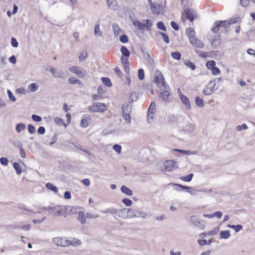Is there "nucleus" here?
Instances as JSON below:
<instances>
[{
    "instance_id": "obj_1",
    "label": "nucleus",
    "mask_w": 255,
    "mask_h": 255,
    "mask_svg": "<svg viewBox=\"0 0 255 255\" xmlns=\"http://www.w3.org/2000/svg\"><path fill=\"white\" fill-rule=\"evenodd\" d=\"M69 208H65L64 206L56 205L50 206L49 208V214L53 216H64L66 217L67 211Z\"/></svg>"
},
{
    "instance_id": "obj_2",
    "label": "nucleus",
    "mask_w": 255,
    "mask_h": 255,
    "mask_svg": "<svg viewBox=\"0 0 255 255\" xmlns=\"http://www.w3.org/2000/svg\"><path fill=\"white\" fill-rule=\"evenodd\" d=\"M123 118L129 124L131 122L130 114L132 111V106L128 103H124L122 106Z\"/></svg>"
},
{
    "instance_id": "obj_3",
    "label": "nucleus",
    "mask_w": 255,
    "mask_h": 255,
    "mask_svg": "<svg viewBox=\"0 0 255 255\" xmlns=\"http://www.w3.org/2000/svg\"><path fill=\"white\" fill-rule=\"evenodd\" d=\"M88 110L89 112L92 113H103L107 110V107L104 103L100 102L94 103L89 107Z\"/></svg>"
},
{
    "instance_id": "obj_4",
    "label": "nucleus",
    "mask_w": 255,
    "mask_h": 255,
    "mask_svg": "<svg viewBox=\"0 0 255 255\" xmlns=\"http://www.w3.org/2000/svg\"><path fill=\"white\" fill-rule=\"evenodd\" d=\"M229 27V23L227 20H218L216 21L214 25L211 28V31L215 34L219 33V29L221 27H224L225 29Z\"/></svg>"
},
{
    "instance_id": "obj_5",
    "label": "nucleus",
    "mask_w": 255,
    "mask_h": 255,
    "mask_svg": "<svg viewBox=\"0 0 255 255\" xmlns=\"http://www.w3.org/2000/svg\"><path fill=\"white\" fill-rule=\"evenodd\" d=\"M154 82L157 84L158 87H160V85L163 86L164 88H166V82L165 81L164 78L163 77L162 73L157 70L155 72V76L154 79Z\"/></svg>"
},
{
    "instance_id": "obj_6",
    "label": "nucleus",
    "mask_w": 255,
    "mask_h": 255,
    "mask_svg": "<svg viewBox=\"0 0 255 255\" xmlns=\"http://www.w3.org/2000/svg\"><path fill=\"white\" fill-rule=\"evenodd\" d=\"M129 214V218H131L133 217H142L145 218L146 216V214L136 209H128Z\"/></svg>"
},
{
    "instance_id": "obj_7",
    "label": "nucleus",
    "mask_w": 255,
    "mask_h": 255,
    "mask_svg": "<svg viewBox=\"0 0 255 255\" xmlns=\"http://www.w3.org/2000/svg\"><path fill=\"white\" fill-rule=\"evenodd\" d=\"M69 71L77 75L80 78H84L87 75L85 70H81V68L77 66H72L69 68Z\"/></svg>"
},
{
    "instance_id": "obj_8",
    "label": "nucleus",
    "mask_w": 255,
    "mask_h": 255,
    "mask_svg": "<svg viewBox=\"0 0 255 255\" xmlns=\"http://www.w3.org/2000/svg\"><path fill=\"white\" fill-rule=\"evenodd\" d=\"M53 242L57 246L65 247L70 245V241L65 238H54Z\"/></svg>"
},
{
    "instance_id": "obj_9",
    "label": "nucleus",
    "mask_w": 255,
    "mask_h": 255,
    "mask_svg": "<svg viewBox=\"0 0 255 255\" xmlns=\"http://www.w3.org/2000/svg\"><path fill=\"white\" fill-rule=\"evenodd\" d=\"M165 90L160 92L159 98L162 100V101L165 103H168L169 102V96H170V92L167 89H169V86L167 87L166 86V88H165Z\"/></svg>"
},
{
    "instance_id": "obj_10",
    "label": "nucleus",
    "mask_w": 255,
    "mask_h": 255,
    "mask_svg": "<svg viewBox=\"0 0 255 255\" xmlns=\"http://www.w3.org/2000/svg\"><path fill=\"white\" fill-rule=\"evenodd\" d=\"M175 164L176 162L174 160L166 161L163 166L165 171L170 172L177 168L178 167Z\"/></svg>"
},
{
    "instance_id": "obj_11",
    "label": "nucleus",
    "mask_w": 255,
    "mask_h": 255,
    "mask_svg": "<svg viewBox=\"0 0 255 255\" xmlns=\"http://www.w3.org/2000/svg\"><path fill=\"white\" fill-rule=\"evenodd\" d=\"M178 94L182 103L184 104L186 108L189 110H191V107L188 98L183 95L179 89Z\"/></svg>"
},
{
    "instance_id": "obj_12",
    "label": "nucleus",
    "mask_w": 255,
    "mask_h": 255,
    "mask_svg": "<svg viewBox=\"0 0 255 255\" xmlns=\"http://www.w3.org/2000/svg\"><path fill=\"white\" fill-rule=\"evenodd\" d=\"M140 50L146 62L149 65H152L154 63V61L153 59L151 57L149 52L144 48H141Z\"/></svg>"
},
{
    "instance_id": "obj_13",
    "label": "nucleus",
    "mask_w": 255,
    "mask_h": 255,
    "mask_svg": "<svg viewBox=\"0 0 255 255\" xmlns=\"http://www.w3.org/2000/svg\"><path fill=\"white\" fill-rule=\"evenodd\" d=\"M116 214H117L119 217H121L123 219H127L129 218L128 209L124 208L120 210L117 209V213Z\"/></svg>"
},
{
    "instance_id": "obj_14",
    "label": "nucleus",
    "mask_w": 255,
    "mask_h": 255,
    "mask_svg": "<svg viewBox=\"0 0 255 255\" xmlns=\"http://www.w3.org/2000/svg\"><path fill=\"white\" fill-rule=\"evenodd\" d=\"M190 42L193 46H196L199 48H202L204 46V43L201 40L197 39L196 37H193L192 39L191 40Z\"/></svg>"
},
{
    "instance_id": "obj_15",
    "label": "nucleus",
    "mask_w": 255,
    "mask_h": 255,
    "mask_svg": "<svg viewBox=\"0 0 255 255\" xmlns=\"http://www.w3.org/2000/svg\"><path fill=\"white\" fill-rule=\"evenodd\" d=\"M183 12L186 15V18L188 19L190 21H193L195 19V15L191 11V9L189 8H185Z\"/></svg>"
},
{
    "instance_id": "obj_16",
    "label": "nucleus",
    "mask_w": 255,
    "mask_h": 255,
    "mask_svg": "<svg viewBox=\"0 0 255 255\" xmlns=\"http://www.w3.org/2000/svg\"><path fill=\"white\" fill-rule=\"evenodd\" d=\"M107 5L113 10H117L118 9V4L116 0H107Z\"/></svg>"
},
{
    "instance_id": "obj_17",
    "label": "nucleus",
    "mask_w": 255,
    "mask_h": 255,
    "mask_svg": "<svg viewBox=\"0 0 255 255\" xmlns=\"http://www.w3.org/2000/svg\"><path fill=\"white\" fill-rule=\"evenodd\" d=\"M186 33L190 41L193 37H195V31L192 27H188L186 29Z\"/></svg>"
},
{
    "instance_id": "obj_18",
    "label": "nucleus",
    "mask_w": 255,
    "mask_h": 255,
    "mask_svg": "<svg viewBox=\"0 0 255 255\" xmlns=\"http://www.w3.org/2000/svg\"><path fill=\"white\" fill-rule=\"evenodd\" d=\"M172 185L174 187V189L179 192L183 191H186V189L188 188V186L177 183H172Z\"/></svg>"
},
{
    "instance_id": "obj_19",
    "label": "nucleus",
    "mask_w": 255,
    "mask_h": 255,
    "mask_svg": "<svg viewBox=\"0 0 255 255\" xmlns=\"http://www.w3.org/2000/svg\"><path fill=\"white\" fill-rule=\"evenodd\" d=\"M77 220L82 225H84L86 222V215H85L84 213L82 211L79 212L78 213Z\"/></svg>"
},
{
    "instance_id": "obj_20",
    "label": "nucleus",
    "mask_w": 255,
    "mask_h": 255,
    "mask_svg": "<svg viewBox=\"0 0 255 255\" xmlns=\"http://www.w3.org/2000/svg\"><path fill=\"white\" fill-rule=\"evenodd\" d=\"M155 112V104L154 102H152L148 109L147 119L149 121V114H154Z\"/></svg>"
},
{
    "instance_id": "obj_21",
    "label": "nucleus",
    "mask_w": 255,
    "mask_h": 255,
    "mask_svg": "<svg viewBox=\"0 0 255 255\" xmlns=\"http://www.w3.org/2000/svg\"><path fill=\"white\" fill-rule=\"evenodd\" d=\"M190 221L194 225L201 228L203 226L202 224L201 223V221L199 219H197L195 216H193L190 217Z\"/></svg>"
},
{
    "instance_id": "obj_22",
    "label": "nucleus",
    "mask_w": 255,
    "mask_h": 255,
    "mask_svg": "<svg viewBox=\"0 0 255 255\" xmlns=\"http://www.w3.org/2000/svg\"><path fill=\"white\" fill-rule=\"evenodd\" d=\"M156 35H161L163 38V41L166 44H168L169 43V42H170L169 38L168 35L166 33L161 32V31H158L156 32Z\"/></svg>"
},
{
    "instance_id": "obj_23",
    "label": "nucleus",
    "mask_w": 255,
    "mask_h": 255,
    "mask_svg": "<svg viewBox=\"0 0 255 255\" xmlns=\"http://www.w3.org/2000/svg\"><path fill=\"white\" fill-rule=\"evenodd\" d=\"M90 118L89 116H84L81 121V123H80V126L83 127V128H86L88 126L89 124H88V120H90Z\"/></svg>"
},
{
    "instance_id": "obj_24",
    "label": "nucleus",
    "mask_w": 255,
    "mask_h": 255,
    "mask_svg": "<svg viewBox=\"0 0 255 255\" xmlns=\"http://www.w3.org/2000/svg\"><path fill=\"white\" fill-rule=\"evenodd\" d=\"M121 190L122 193L128 196H131L133 194L132 191L125 185L122 186Z\"/></svg>"
},
{
    "instance_id": "obj_25",
    "label": "nucleus",
    "mask_w": 255,
    "mask_h": 255,
    "mask_svg": "<svg viewBox=\"0 0 255 255\" xmlns=\"http://www.w3.org/2000/svg\"><path fill=\"white\" fill-rule=\"evenodd\" d=\"M195 128V126L191 123H188L183 128V130L186 132H191Z\"/></svg>"
},
{
    "instance_id": "obj_26",
    "label": "nucleus",
    "mask_w": 255,
    "mask_h": 255,
    "mask_svg": "<svg viewBox=\"0 0 255 255\" xmlns=\"http://www.w3.org/2000/svg\"><path fill=\"white\" fill-rule=\"evenodd\" d=\"M121 51L122 54V56L128 57L130 55V51L125 46H122Z\"/></svg>"
},
{
    "instance_id": "obj_27",
    "label": "nucleus",
    "mask_w": 255,
    "mask_h": 255,
    "mask_svg": "<svg viewBox=\"0 0 255 255\" xmlns=\"http://www.w3.org/2000/svg\"><path fill=\"white\" fill-rule=\"evenodd\" d=\"M186 191L190 193V194L193 195H196L197 194L198 192H206V191L203 190H198L189 186L188 188L186 189Z\"/></svg>"
},
{
    "instance_id": "obj_28",
    "label": "nucleus",
    "mask_w": 255,
    "mask_h": 255,
    "mask_svg": "<svg viewBox=\"0 0 255 255\" xmlns=\"http://www.w3.org/2000/svg\"><path fill=\"white\" fill-rule=\"evenodd\" d=\"M220 238L221 239H229L231 236V234H230L229 230L221 231L220 232Z\"/></svg>"
},
{
    "instance_id": "obj_29",
    "label": "nucleus",
    "mask_w": 255,
    "mask_h": 255,
    "mask_svg": "<svg viewBox=\"0 0 255 255\" xmlns=\"http://www.w3.org/2000/svg\"><path fill=\"white\" fill-rule=\"evenodd\" d=\"M45 186L47 189L52 191L55 193H58V188L52 183L48 182L46 184Z\"/></svg>"
},
{
    "instance_id": "obj_30",
    "label": "nucleus",
    "mask_w": 255,
    "mask_h": 255,
    "mask_svg": "<svg viewBox=\"0 0 255 255\" xmlns=\"http://www.w3.org/2000/svg\"><path fill=\"white\" fill-rule=\"evenodd\" d=\"M195 102L196 106L200 108H203L204 106V101L199 97L197 96L195 98Z\"/></svg>"
},
{
    "instance_id": "obj_31",
    "label": "nucleus",
    "mask_w": 255,
    "mask_h": 255,
    "mask_svg": "<svg viewBox=\"0 0 255 255\" xmlns=\"http://www.w3.org/2000/svg\"><path fill=\"white\" fill-rule=\"evenodd\" d=\"M68 82L70 84H78L79 85H80V86L82 87L83 86L82 83L81 82V81H80V80H79L78 79H75V78L74 77H71L68 80Z\"/></svg>"
},
{
    "instance_id": "obj_32",
    "label": "nucleus",
    "mask_w": 255,
    "mask_h": 255,
    "mask_svg": "<svg viewBox=\"0 0 255 255\" xmlns=\"http://www.w3.org/2000/svg\"><path fill=\"white\" fill-rule=\"evenodd\" d=\"M134 26L137 27L138 29L140 30L144 29V25L139 21L136 20L132 22Z\"/></svg>"
},
{
    "instance_id": "obj_33",
    "label": "nucleus",
    "mask_w": 255,
    "mask_h": 255,
    "mask_svg": "<svg viewBox=\"0 0 255 255\" xmlns=\"http://www.w3.org/2000/svg\"><path fill=\"white\" fill-rule=\"evenodd\" d=\"M138 96L135 92H131L129 97V104L136 101L138 99Z\"/></svg>"
},
{
    "instance_id": "obj_34",
    "label": "nucleus",
    "mask_w": 255,
    "mask_h": 255,
    "mask_svg": "<svg viewBox=\"0 0 255 255\" xmlns=\"http://www.w3.org/2000/svg\"><path fill=\"white\" fill-rule=\"evenodd\" d=\"M18 209H19L20 210H21L23 212H30L31 213H34V214H36V213H41V212L40 211H38L37 212H34L32 210H29L28 209H27L25 206L23 205V204H20L18 206Z\"/></svg>"
},
{
    "instance_id": "obj_35",
    "label": "nucleus",
    "mask_w": 255,
    "mask_h": 255,
    "mask_svg": "<svg viewBox=\"0 0 255 255\" xmlns=\"http://www.w3.org/2000/svg\"><path fill=\"white\" fill-rule=\"evenodd\" d=\"M227 227L228 228L234 229L235 232L237 233L239 232L240 230H241L243 229V226L240 224L237 225L228 224Z\"/></svg>"
},
{
    "instance_id": "obj_36",
    "label": "nucleus",
    "mask_w": 255,
    "mask_h": 255,
    "mask_svg": "<svg viewBox=\"0 0 255 255\" xmlns=\"http://www.w3.org/2000/svg\"><path fill=\"white\" fill-rule=\"evenodd\" d=\"M193 176H194V175L193 173H190L189 174L187 175V176H181L180 177V179L181 180H182V181H184L185 182H190L192 180Z\"/></svg>"
},
{
    "instance_id": "obj_37",
    "label": "nucleus",
    "mask_w": 255,
    "mask_h": 255,
    "mask_svg": "<svg viewBox=\"0 0 255 255\" xmlns=\"http://www.w3.org/2000/svg\"><path fill=\"white\" fill-rule=\"evenodd\" d=\"M11 228H13V229H16V228L20 229V228H21L23 230L29 231L30 230V225L29 224H26V225H23L21 227L20 226L12 225L11 226Z\"/></svg>"
},
{
    "instance_id": "obj_38",
    "label": "nucleus",
    "mask_w": 255,
    "mask_h": 255,
    "mask_svg": "<svg viewBox=\"0 0 255 255\" xmlns=\"http://www.w3.org/2000/svg\"><path fill=\"white\" fill-rule=\"evenodd\" d=\"M220 39H217L216 37L213 38L211 42L212 46L214 48H217L220 45Z\"/></svg>"
},
{
    "instance_id": "obj_39",
    "label": "nucleus",
    "mask_w": 255,
    "mask_h": 255,
    "mask_svg": "<svg viewBox=\"0 0 255 255\" xmlns=\"http://www.w3.org/2000/svg\"><path fill=\"white\" fill-rule=\"evenodd\" d=\"M25 125L23 123H19L16 126V130L18 133L20 132L21 131L25 129Z\"/></svg>"
},
{
    "instance_id": "obj_40",
    "label": "nucleus",
    "mask_w": 255,
    "mask_h": 255,
    "mask_svg": "<svg viewBox=\"0 0 255 255\" xmlns=\"http://www.w3.org/2000/svg\"><path fill=\"white\" fill-rule=\"evenodd\" d=\"M13 167L17 174L19 175L21 173L22 170L20 164L17 162H14Z\"/></svg>"
},
{
    "instance_id": "obj_41",
    "label": "nucleus",
    "mask_w": 255,
    "mask_h": 255,
    "mask_svg": "<svg viewBox=\"0 0 255 255\" xmlns=\"http://www.w3.org/2000/svg\"><path fill=\"white\" fill-rule=\"evenodd\" d=\"M101 212L104 214L110 213L112 215L116 214L117 213V209L114 208H111L108 209L106 210H102Z\"/></svg>"
},
{
    "instance_id": "obj_42",
    "label": "nucleus",
    "mask_w": 255,
    "mask_h": 255,
    "mask_svg": "<svg viewBox=\"0 0 255 255\" xmlns=\"http://www.w3.org/2000/svg\"><path fill=\"white\" fill-rule=\"evenodd\" d=\"M101 80L103 84L108 87H110L112 86V84L110 78L108 77H103Z\"/></svg>"
},
{
    "instance_id": "obj_43",
    "label": "nucleus",
    "mask_w": 255,
    "mask_h": 255,
    "mask_svg": "<svg viewBox=\"0 0 255 255\" xmlns=\"http://www.w3.org/2000/svg\"><path fill=\"white\" fill-rule=\"evenodd\" d=\"M206 66L208 69L212 70L216 66V62L214 60L208 61L206 63Z\"/></svg>"
},
{
    "instance_id": "obj_44",
    "label": "nucleus",
    "mask_w": 255,
    "mask_h": 255,
    "mask_svg": "<svg viewBox=\"0 0 255 255\" xmlns=\"http://www.w3.org/2000/svg\"><path fill=\"white\" fill-rule=\"evenodd\" d=\"M54 122L58 126H63L65 127H67V125L64 122L63 119L61 118L56 117L54 119Z\"/></svg>"
},
{
    "instance_id": "obj_45",
    "label": "nucleus",
    "mask_w": 255,
    "mask_h": 255,
    "mask_svg": "<svg viewBox=\"0 0 255 255\" xmlns=\"http://www.w3.org/2000/svg\"><path fill=\"white\" fill-rule=\"evenodd\" d=\"M184 64L192 70H195L196 68V65L189 60L185 61Z\"/></svg>"
},
{
    "instance_id": "obj_46",
    "label": "nucleus",
    "mask_w": 255,
    "mask_h": 255,
    "mask_svg": "<svg viewBox=\"0 0 255 255\" xmlns=\"http://www.w3.org/2000/svg\"><path fill=\"white\" fill-rule=\"evenodd\" d=\"M88 56V53L86 51H82L79 57L80 61H84Z\"/></svg>"
},
{
    "instance_id": "obj_47",
    "label": "nucleus",
    "mask_w": 255,
    "mask_h": 255,
    "mask_svg": "<svg viewBox=\"0 0 255 255\" xmlns=\"http://www.w3.org/2000/svg\"><path fill=\"white\" fill-rule=\"evenodd\" d=\"M214 91V89H213L212 88H209V87L207 86V87L203 90V93L205 95H210Z\"/></svg>"
},
{
    "instance_id": "obj_48",
    "label": "nucleus",
    "mask_w": 255,
    "mask_h": 255,
    "mask_svg": "<svg viewBox=\"0 0 255 255\" xmlns=\"http://www.w3.org/2000/svg\"><path fill=\"white\" fill-rule=\"evenodd\" d=\"M113 30L115 35H118L121 31V28L120 27L115 24H113L112 25Z\"/></svg>"
},
{
    "instance_id": "obj_49",
    "label": "nucleus",
    "mask_w": 255,
    "mask_h": 255,
    "mask_svg": "<svg viewBox=\"0 0 255 255\" xmlns=\"http://www.w3.org/2000/svg\"><path fill=\"white\" fill-rule=\"evenodd\" d=\"M65 208H69L67 210V213H68L70 214H74L77 213L76 208L69 206H65Z\"/></svg>"
},
{
    "instance_id": "obj_50",
    "label": "nucleus",
    "mask_w": 255,
    "mask_h": 255,
    "mask_svg": "<svg viewBox=\"0 0 255 255\" xmlns=\"http://www.w3.org/2000/svg\"><path fill=\"white\" fill-rule=\"evenodd\" d=\"M81 244V242L76 238L73 239L72 241H70V245L72 246L76 247L80 245Z\"/></svg>"
},
{
    "instance_id": "obj_51",
    "label": "nucleus",
    "mask_w": 255,
    "mask_h": 255,
    "mask_svg": "<svg viewBox=\"0 0 255 255\" xmlns=\"http://www.w3.org/2000/svg\"><path fill=\"white\" fill-rule=\"evenodd\" d=\"M31 92H34L36 91L38 89V85L36 83H31L28 86Z\"/></svg>"
},
{
    "instance_id": "obj_52",
    "label": "nucleus",
    "mask_w": 255,
    "mask_h": 255,
    "mask_svg": "<svg viewBox=\"0 0 255 255\" xmlns=\"http://www.w3.org/2000/svg\"><path fill=\"white\" fill-rule=\"evenodd\" d=\"M171 55L172 57L176 60H179L181 59V54L178 51L172 52L171 53Z\"/></svg>"
},
{
    "instance_id": "obj_53",
    "label": "nucleus",
    "mask_w": 255,
    "mask_h": 255,
    "mask_svg": "<svg viewBox=\"0 0 255 255\" xmlns=\"http://www.w3.org/2000/svg\"><path fill=\"white\" fill-rule=\"evenodd\" d=\"M156 25L158 29L162 30L164 31H166V28L162 21H158Z\"/></svg>"
},
{
    "instance_id": "obj_54",
    "label": "nucleus",
    "mask_w": 255,
    "mask_h": 255,
    "mask_svg": "<svg viewBox=\"0 0 255 255\" xmlns=\"http://www.w3.org/2000/svg\"><path fill=\"white\" fill-rule=\"evenodd\" d=\"M94 34L95 35H99L101 36L102 35V32L100 30V26L99 24H96L94 28Z\"/></svg>"
},
{
    "instance_id": "obj_55",
    "label": "nucleus",
    "mask_w": 255,
    "mask_h": 255,
    "mask_svg": "<svg viewBox=\"0 0 255 255\" xmlns=\"http://www.w3.org/2000/svg\"><path fill=\"white\" fill-rule=\"evenodd\" d=\"M138 78L140 80H143L144 78V72L143 69H139L138 70Z\"/></svg>"
},
{
    "instance_id": "obj_56",
    "label": "nucleus",
    "mask_w": 255,
    "mask_h": 255,
    "mask_svg": "<svg viewBox=\"0 0 255 255\" xmlns=\"http://www.w3.org/2000/svg\"><path fill=\"white\" fill-rule=\"evenodd\" d=\"M154 7H153V9H151L152 10V12L153 13H156L157 14H159V10L160 9V7H161V5L160 4H158V3H157L156 4H154Z\"/></svg>"
},
{
    "instance_id": "obj_57",
    "label": "nucleus",
    "mask_w": 255,
    "mask_h": 255,
    "mask_svg": "<svg viewBox=\"0 0 255 255\" xmlns=\"http://www.w3.org/2000/svg\"><path fill=\"white\" fill-rule=\"evenodd\" d=\"M122 202L127 206H130L132 204V201L127 198L123 199Z\"/></svg>"
},
{
    "instance_id": "obj_58",
    "label": "nucleus",
    "mask_w": 255,
    "mask_h": 255,
    "mask_svg": "<svg viewBox=\"0 0 255 255\" xmlns=\"http://www.w3.org/2000/svg\"><path fill=\"white\" fill-rule=\"evenodd\" d=\"M120 40L123 43H126L128 42V37L126 34H123L120 36Z\"/></svg>"
},
{
    "instance_id": "obj_59",
    "label": "nucleus",
    "mask_w": 255,
    "mask_h": 255,
    "mask_svg": "<svg viewBox=\"0 0 255 255\" xmlns=\"http://www.w3.org/2000/svg\"><path fill=\"white\" fill-rule=\"evenodd\" d=\"M18 148L20 150V156L22 158H25L26 157V153L24 149L23 148L22 144H18Z\"/></svg>"
},
{
    "instance_id": "obj_60",
    "label": "nucleus",
    "mask_w": 255,
    "mask_h": 255,
    "mask_svg": "<svg viewBox=\"0 0 255 255\" xmlns=\"http://www.w3.org/2000/svg\"><path fill=\"white\" fill-rule=\"evenodd\" d=\"M240 18L239 17H237L236 18L230 19V20L229 21H228V23H229V26L231 24L238 23L240 21Z\"/></svg>"
},
{
    "instance_id": "obj_61",
    "label": "nucleus",
    "mask_w": 255,
    "mask_h": 255,
    "mask_svg": "<svg viewBox=\"0 0 255 255\" xmlns=\"http://www.w3.org/2000/svg\"><path fill=\"white\" fill-rule=\"evenodd\" d=\"M11 46L14 48L17 47L18 46V43L15 38L12 37L11 38Z\"/></svg>"
},
{
    "instance_id": "obj_62",
    "label": "nucleus",
    "mask_w": 255,
    "mask_h": 255,
    "mask_svg": "<svg viewBox=\"0 0 255 255\" xmlns=\"http://www.w3.org/2000/svg\"><path fill=\"white\" fill-rule=\"evenodd\" d=\"M121 61L124 66L127 65H129V62L128 60V57L122 56L121 58Z\"/></svg>"
},
{
    "instance_id": "obj_63",
    "label": "nucleus",
    "mask_w": 255,
    "mask_h": 255,
    "mask_svg": "<svg viewBox=\"0 0 255 255\" xmlns=\"http://www.w3.org/2000/svg\"><path fill=\"white\" fill-rule=\"evenodd\" d=\"M7 93L9 100L12 102H15L16 100V98L13 95V94L10 90H7Z\"/></svg>"
},
{
    "instance_id": "obj_64",
    "label": "nucleus",
    "mask_w": 255,
    "mask_h": 255,
    "mask_svg": "<svg viewBox=\"0 0 255 255\" xmlns=\"http://www.w3.org/2000/svg\"><path fill=\"white\" fill-rule=\"evenodd\" d=\"M248 128L247 125L246 124H243L242 125L238 126L236 128V129L237 131H241L242 129H247Z\"/></svg>"
}]
</instances>
